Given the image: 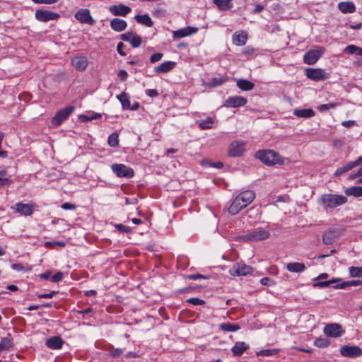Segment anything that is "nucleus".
<instances>
[{"mask_svg":"<svg viewBox=\"0 0 362 362\" xmlns=\"http://www.w3.org/2000/svg\"><path fill=\"white\" fill-rule=\"evenodd\" d=\"M255 194L252 190H245L240 193L228 208V212L237 214L240 210L248 206L255 199Z\"/></svg>","mask_w":362,"mask_h":362,"instance_id":"nucleus-1","label":"nucleus"},{"mask_svg":"<svg viewBox=\"0 0 362 362\" xmlns=\"http://www.w3.org/2000/svg\"><path fill=\"white\" fill-rule=\"evenodd\" d=\"M346 202V196L335 194H324L320 199V204L326 209L337 208Z\"/></svg>","mask_w":362,"mask_h":362,"instance_id":"nucleus-2","label":"nucleus"},{"mask_svg":"<svg viewBox=\"0 0 362 362\" xmlns=\"http://www.w3.org/2000/svg\"><path fill=\"white\" fill-rule=\"evenodd\" d=\"M255 156L257 158L267 165L283 164L284 162V158L273 150H260L256 153Z\"/></svg>","mask_w":362,"mask_h":362,"instance_id":"nucleus-3","label":"nucleus"},{"mask_svg":"<svg viewBox=\"0 0 362 362\" xmlns=\"http://www.w3.org/2000/svg\"><path fill=\"white\" fill-rule=\"evenodd\" d=\"M270 232L264 228H257L249 231L246 235L239 236L237 239L244 241H261L268 239Z\"/></svg>","mask_w":362,"mask_h":362,"instance_id":"nucleus-4","label":"nucleus"},{"mask_svg":"<svg viewBox=\"0 0 362 362\" xmlns=\"http://www.w3.org/2000/svg\"><path fill=\"white\" fill-rule=\"evenodd\" d=\"M324 53V48L317 47L307 52L303 56V61L306 64L313 65L322 57Z\"/></svg>","mask_w":362,"mask_h":362,"instance_id":"nucleus-5","label":"nucleus"},{"mask_svg":"<svg viewBox=\"0 0 362 362\" xmlns=\"http://www.w3.org/2000/svg\"><path fill=\"white\" fill-rule=\"evenodd\" d=\"M111 168L117 177L130 178L134 176L133 169L124 164H112Z\"/></svg>","mask_w":362,"mask_h":362,"instance_id":"nucleus-6","label":"nucleus"},{"mask_svg":"<svg viewBox=\"0 0 362 362\" xmlns=\"http://www.w3.org/2000/svg\"><path fill=\"white\" fill-rule=\"evenodd\" d=\"M252 272V268L243 262H238L232 267L229 273L232 276H246Z\"/></svg>","mask_w":362,"mask_h":362,"instance_id":"nucleus-7","label":"nucleus"},{"mask_svg":"<svg viewBox=\"0 0 362 362\" xmlns=\"http://www.w3.org/2000/svg\"><path fill=\"white\" fill-rule=\"evenodd\" d=\"M74 107L73 106H68L58 111L54 117L52 119V122L54 125L59 126L64 120H66L69 116L74 111Z\"/></svg>","mask_w":362,"mask_h":362,"instance_id":"nucleus-8","label":"nucleus"},{"mask_svg":"<svg viewBox=\"0 0 362 362\" xmlns=\"http://www.w3.org/2000/svg\"><path fill=\"white\" fill-rule=\"evenodd\" d=\"M340 354L345 357L356 358L362 355V349L357 346L344 345L340 348Z\"/></svg>","mask_w":362,"mask_h":362,"instance_id":"nucleus-9","label":"nucleus"},{"mask_svg":"<svg viewBox=\"0 0 362 362\" xmlns=\"http://www.w3.org/2000/svg\"><path fill=\"white\" fill-rule=\"evenodd\" d=\"M306 76L312 80L319 81L328 78V74L321 69L308 68L305 70Z\"/></svg>","mask_w":362,"mask_h":362,"instance_id":"nucleus-10","label":"nucleus"},{"mask_svg":"<svg viewBox=\"0 0 362 362\" xmlns=\"http://www.w3.org/2000/svg\"><path fill=\"white\" fill-rule=\"evenodd\" d=\"M245 143L242 141H233L228 147V155L232 157L240 156L245 151Z\"/></svg>","mask_w":362,"mask_h":362,"instance_id":"nucleus-11","label":"nucleus"},{"mask_svg":"<svg viewBox=\"0 0 362 362\" xmlns=\"http://www.w3.org/2000/svg\"><path fill=\"white\" fill-rule=\"evenodd\" d=\"M35 16L36 19L41 22H47L49 21L55 20L59 17L58 13L48 10H37Z\"/></svg>","mask_w":362,"mask_h":362,"instance_id":"nucleus-12","label":"nucleus"},{"mask_svg":"<svg viewBox=\"0 0 362 362\" xmlns=\"http://www.w3.org/2000/svg\"><path fill=\"white\" fill-rule=\"evenodd\" d=\"M324 332L327 337H338L342 334L343 331L339 325L332 323L328 324L325 327Z\"/></svg>","mask_w":362,"mask_h":362,"instance_id":"nucleus-13","label":"nucleus"},{"mask_svg":"<svg viewBox=\"0 0 362 362\" xmlns=\"http://www.w3.org/2000/svg\"><path fill=\"white\" fill-rule=\"evenodd\" d=\"M117 98L120 101L124 109L136 110L139 107V105L137 102H134L132 105H131L129 96L126 93H122L119 95H117Z\"/></svg>","mask_w":362,"mask_h":362,"instance_id":"nucleus-14","label":"nucleus"},{"mask_svg":"<svg viewBox=\"0 0 362 362\" xmlns=\"http://www.w3.org/2000/svg\"><path fill=\"white\" fill-rule=\"evenodd\" d=\"M75 18L83 23H87L88 25H93L94 23V21L90 16L89 10L86 8L78 10L75 14Z\"/></svg>","mask_w":362,"mask_h":362,"instance_id":"nucleus-15","label":"nucleus"},{"mask_svg":"<svg viewBox=\"0 0 362 362\" xmlns=\"http://www.w3.org/2000/svg\"><path fill=\"white\" fill-rule=\"evenodd\" d=\"M247 103V99L242 96L229 97L226 100L224 105L228 107H238L245 105Z\"/></svg>","mask_w":362,"mask_h":362,"instance_id":"nucleus-16","label":"nucleus"},{"mask_svg":"<svg viewBox=\"0 0 362 362\" xmlns=\"http://www.w3.org/2000/svg\"><path fill=\"white\" fill-rule=\"evenodd\" d=\"M198 31L196 27L187 26L186 28L173 31V37L174 39L182 38L192 34H195Z\"/></svg>","mask_w":362,"mask_h":362,"instance_id":"nucleus-17","label":"nucleus"},{"mask_svg":"<svg viewBox=\"0 0 362 362\" xmlns=\"http://www.w3.org/2000/svg\"><path fill=\"white\" fill-rule=\"evenodd\" d=\"M109 11L115 16H125L131 11V8L124 4L113 5L109 8Z\"/></svg>","mask_w":362,"mask_h":362,"instance_id":"nucleus-18","label":"nucleus"},{"mask_svg":"<svg viewBox=\"0 0 362 362\" xmlns=\"http://www.w3.org/2000/svg\"><path fill=\"white\" fill-rule=\"evenodd\" d=\"M71 64L78 71H83L88 66V59L84 56H76L71 59Z\"/></svg>","mask_w":362,"mask_h":362,"instance_id":"nucleus-19","label":"nucleus"},{"mask_svg":"<svg viewBox=\"0 0 362 362\" xmlns=\"http://www.w3.org/2000/svg\"><path fill=\"white\" fill-rule=\"evenodd\" d=\"M14 209L23 216H30L33 212V205L29 204L17 203Z\"/></svg>","mask_w":362,"mask_h":362,"instance_id":"nucleus-20","label":"nucleus"},{"mask_svg":"<svg viewBox=\"0 0 362 362\" xmlns=\"http://www.w3.org/2000/svg\"><path fill=\"white\" fill-rule=\"evenodd\" d=\"M249 349V345L244 341H237L232 347L231 351L234 356H241Z\"/></svg>","mask_w":362,"mask_h":362,"instance_id":"nucleus-21","label":"nucleus"},{"mask_svg":"<svg viewBox=\"0 0 362 362\" xmlns=\"http://www.w3.org/2000/svg\"><path fill=\"white\" fill-rule=\"evenodd\" d=\"M175 65V62H171V61H167L162 64H160L159 66H156L154 69V71L156 74H164L172 70Z\"/></svg>","mask_w":362,"mask_h":362,"instance_id":"nucleus-22","label":"nucleus"},{"mask_svg":"<svg viewBox=\"0 0 362 362\" xmlns=\"http://www.w3.org/2000/svg\"><path fill=\"white\" fill-rule=\"evenodd\" d=\"M127 22L120 18H114L110 21L111 28L117 32H121L127 28Z\"/></svg>","mask_w":362,"mask_h":362,"instance_id":"nucleus-23","label":"nucleus"},{"mask_svg":"<svg viewBox=\"0 0 362 362\" xmlns=\"http://www.w3.org/2000/svg\"><path fill=\"white\" fill-rule=\"evenodd\" d=\"M63 343L64 341L61 337H53L47 340L46 345L52 349H58L62 346Z\"/></svg>","mask_w":362,"mask_h":362,"instance_id":"nucleus-24","label":"nucleus"},{"mask_svg":"<svg viewBox=\"0 0 362 362\" xmlns=\"http://www.w3.org/2000/svg\"><path fill=\"white\" fill-rule=\"evenodd\" d=\"M286 269L290 272L300 273L305 270L306 267L303 263L290 262L286 264Z\"/></svg>","mask_w":362,"mask_h":362,"instance_id":"nucleus-25","label":"nucleus"},{"mask_svg":"<svg viewBox=\"0 0 362 362\" xmlns=\"http://www.w3.org/2000/svg\"><path fill=\"white\" fill-rule=\"evenodd\" d=\"M338 8L344 13H353L356 10L355 5L351 1L340 2Z\"/></svg>","mask_w":362,"mask_h":362,"instance_id":"nucleus-26","label":"nucleus"},{"mask_svg":"<svg viewBox=\"0 0 362 362\" xmlns=\"http://www.w3.org/2000/svg\"><path fill=\"white\" fill-rule=\"evenodd\" d=\"M247 40V35L244 32L235 33L233 36V43L238 46L244 45Z\"/></svg>","mask_w":362,"mask_h":362,"instance_id":"nucleus-27","label":"nucleus"},{"mask_svg":"<svg viewBox=\"0 0 362 362\" xmlns=\"http://www.w3.org/2000/svg\"><path fill=\"white\" fill-rule=\"evenodd\" d=\"M293 115L298 117L310 118L315 115L313 110L309 109H296L293 111Z\"/></svg>","mask_w":362,"mask_h":362,"instance_id":"nucleus-28","label":"nucleus"},{"mask_svg":"<svg viewBox=\"0 0 362 362\" xmlns=\"http://www.w3.org/2000/svg\"><path fill=\"white\" fill-rule=\"evenodd\" d=\"M227 81L226 78L221 76V77H214L208 81L204 82V86L208 88H214L216 86H218L223 83H225Z\"/></svg>","mask_w":362,"mask_h":362,"instance_id":"nucleus-29","label":"nucleus"},{"mask_svg":"<svg viewBox=\"0 0 362 362\" xmlns=\"http://www.w3.org/2000/svg\"><path fill=\"white\" fill-rule=\"evenodd\" d=\"M344 192L347 196L362 197V186H354L346 188Z\"/></svg>","mask_w":362,"mask_h":362,"instance_id":"nucleus-30","label":"nucleus"},{"mask_svg":"<svg viewBox=\"0 0 362 362\" xmlns=\"http://www.w3.org/2000/svg\"><path fill=\"white\" fill-rule=\"evenodd\" d=\"M135 20L137 23L145 25L147 27H151L153 25V21L148 15H136Z\"/></svg>","mask_w":362,"mask_h":362,"instance_id":"nucleus-31","label":"nucleus"},{"mask_svg":"<svg viewBox=\"0 0 362 362\" xmlns=\"http://www.w3.org/2000/svg\"><path fill=\"white\" fill-rule=\"evenodd\" d=\"M237 86L243 90L247 91L253 89L255 85L253 83L247 80L240 79L237 81Z\"/></svg>","mask_w":362,"mask_h":362,"instance_id":"nucleus-32","label":"nucleus"},{"mask_svg":"<svg viewBox=\"0 0 362 362\" xmlns=\"http://www.w3.org/2000/svg\"><path fill=\"white\" fill-rule=\"evenodd\" d=\"M335 238V232L334 230H329L323 235L322 241L325 245L332 244Z\"/></svg>","mask_w":362,"mask_h":362,"instance_id":"nucleus-33","label":"nucleus"},{"mask_svg":"<svg viewBox=\"0 0 362 362\" xmlns=\"http://www.w3.org/2000/svg\"><path fill=\"white\" fill-rule=\"evenodd\" d=\"M233 0H214V3L221 10H227L231 8L230 2Z\"/></svg>","mask_w":362,"mask_h":362,"instance_id":"nucleus-34","label":"nucleus"},{"mask_svg":"<svg viewBox=\"0 0 362 362\" xmlns=\"http://www.w3.org/2000/svg\"><path fill=\"white\" fill-rule=\"evenodd\" d=\"M13 346L12 339L10 337H4L0 341V351L7 350Z\"/></svg>","mask_w":362,"mask_h":362,"instance_id":"nucleus-35","label":"nucleus"},{"mask_svg":"<svg viewBox=\"0 0 362 362\" xmlns=\"http://www.w3.org/2000/svg\"><path fill=\"white\" fill-rule=\"evenodd\" d=\"M220 328L226 332H236L240 329V327L235 324L231 323H222L220 325Z\"/></svg>","mask_w":362,"mask_h":362,"instance_id":"nucleus-36","label":"nucleus"},{"mask_svg":"<svg viewBox=\"0 0 362 362\" xmlns=\"http://www.w3.org/2000/svg\"><path fill=\"white\" fill-rule=\"evenodd\" d=\"M214 123L213 118L209 117L205 119L199 120L198 122L199 126L202 129H207L211 128V125Z\"/></svg>","mask_w":362,"mask_h":362,"instance_id":"nucleus-37","label":"nucleus"},{"mask_svg":"<svg viewBox=\"0 0 362 362\" xmlns=\"http://www.w3.org/2000/svg\"><path fill=\"white\" fill-rule=\"evenodd\" d=\"M349 269L351 277H362V267H351Z\"/></svg>","mask_w":362,"mask_h":362,"instance_id":"nucleus-38","label":"nucleus"},{"mask_svg":"<svg viewBox=\"0 0 362 362\" xmlns=\"http://www.w3.org/2000/svg\"><path fill=\"white\" fill-rule=\"evenodd\" d=\"M330 342L327 339L319 338L314 341V345L318 348H325L329 345Z\"/></svg>","mask_w":362,"mask_h":362,"instance_id":"nucleus-39","label":"nucleus"},{"mask_svg":"<svg viewBox=\"0 0 362 362\" xmlns=\"http://www.w3.org/2000/svg\"><path fill=\"white\" fill-rule=\"evenodd\" d=\"M108 144L112 147H115L119 144L118 134L117 133L111 134L107 140Z\"/></svg>","mask_w":362,"mask_h":362,"instance_id":"nucleus-40","label":"nucleus"},{"mask_svg":"<svg viewBox=\"0 0 362 362\" xmlns=\"http://www.w3.org/2000/svg\"><path fill=\"white\" fill-rule=\"evenodd\" d=\"M279 352L278 349H264L258 351L257 353V356H272Z\"/></svg>","mask_w":362,"mask_h":362,"instance_id":"nucleus-41","label":"nucleus"},{"mask_svg":"<svg viewBox=\"0 0 362 362\" xmlns=\"http://www.w3.org/2000/svg\"><path fill=\"white\" fill-rule=\"evenodd\" d=\"M338 280H339L338 279H333L326 281H320V282L314 284L313 286L314 287H320V288L328 287L330 285H332V284L337 282Z\"/></svg>","mask_w":362,"mask_h":362,"instance_id":"nucleus-42","label":"nucleus"},{"mask_svg":"<svg viewBox=\"0 0 362 362\" xmlns=\"http://www.w3.org/2000/svg\"><path fill=\"white\" fill-rule=\"evenodd\" d=\"M339 104L338 103H330L328 104L320 105L317 107V109L320 112H325L328 110L330 108H334L338 106Z\"/></svg>","mask_w":362,"mask_h":362,"instance_id":"nucleus-43","label":"nucleus"},{"mask_svg":"<svg viewBox=\"0 0 362 362\" xmlns=\"http://www.w3.org/2000/svg\"><path fill=\"white\" fill-rule=\"evenodd\" d=\"M130 44L132 45V46L133 47H139L141 45V37H139V35H135L134 33V35H133V36L132 37Z\"/></svg>","mask_w":362,"mask_h":362,"instance_id":"nucleus-44","label":"nucleus"},{"mask_svg":"<svg viewBox=\"0 0 362 362\" xmlns=\"http://www.w3.org/2000/svg\"><path fill=\"white\" fill-rule=\"evenodd\" d=\"M100 114L95 113L93 114L91 116H87V115H81L80 118L82 122H87L92 119H96L100 117Z\"/></svg>","mask_w":362,"mask_h":362,"instance_id":"nucleus-45","label":"nucleus"},{"mask_svg":"<svg viewBox=\"0 0 362 362\" xmlns=\"http://www.w3.org/2000/svg\"><path fill=\"white\" fill-rule=\"evenodd\" d=\"M45 245L46 247H54L55 246H59V247H63L65 246L66 244L64 242L54 241V242H46Z\"/></svg>","mask_w":362,"mask_h":362,"instance_id":"nucleus-46","label":"nucleus"},{"mask_svg":"<svg viewBox=\"0 0 362 362\" xmlns=\"http://www.w3.org/2000/svg\"><path fill=\"white\" fill-rule=\"evenodd\" d=\"M115 228L120 232L129 233L131 232V229L129 227L124 226L123 224L119 223L115 225Z\"/></svg>","mask_w":362,"mask_h":362,"instance_id":"nucleus-47","label":"nucleus"},{"mask_svg":"<svg viewBox=\"0 0 362 362\" xmlns=\"http://www.w3.org/2000/svg\"><path fill=\"white\" fill-rule=\"evenodd\" d=\"M357 50H358V47L351 45L347 46L344 49V52H346L347 54H354L356 53V51H357Z\"/></svg>","mask_w":362,"mask_h":362,"instance_id":"nucleus-48","label":"nucleus"},{"mask_svg":"<svg viewBox=\"0 0 362 362\" xmlns=\"http://www.w3.org/2000/svg\"><path fill=\"white\" fill-rule=\"evenodd\" d=\"M63 279V273L61 272H57L52 276L51 281L54 283H58Z\"/></svg>","mask_w":362,"mask_h":362,"instance_id":"nucleus-49","label":"nucleus"},{"mask_svg":"<svg viewBox=\"0 0 362 362\" xmlns=\"http://www.w3.org/2000/svg\"><path fill=\"white\" fill-rule=\"evenodd\" d=\"M187 301L195 305L204 304V300L198 298H192L188 299Z\"/></svg>","mask_w":362,"mask_h":362,"instance_id":"nucleus-50","label":"nucleus"},{"mask_svg":"<svg viewBox=\"0 0 362 362\" xmlns=\"http://www.w3.org/2000/svg\"><path fill=\"white\" fill-rule=\"evenodd\" d=\"M187 278L189 279H191V280H198V279H209L208 276H204V275H202V274H189V275L187 276Z\"/></svg>","mask_w":362,"mask_h":362,"instance_id":"nucleus-51","label":"nucleus"},{"mask_svg":"<svg viewBox=\"0 0 362 362\" xmlns=\"http://www.w3.org/2000/svg\"><path fill=\"white\" fill-rule=\"evenodd\" d=\"M134 33L132 32H127L121 35V39L125 42H131Z\"/></svg>","mask_w":362,"mask_h":362,"instance_id":"nucleus-52","label":"nucleus"},{"mask_svg":"<svg viewBox=\"0 0 362 362\" xmlns=\"http://www.w3.org/2000/svg\"><path fill=\"white\" fill-rule=\"evenodd\" d=\"M163 57V54L161 53H156L151 55L150 58V61L151 63H156L160 61Z\"/></svg>","mask_w":362,"mask_h":362,"instance_id":"nucleus-53","label":"nucleus"},{"mask_svg":"<svg viewBox=\"0 0 362 362\" xmlns=\"http://www.w3.org/2000/svg\"><path fill=\"white\" fill-rule=\"evenodd\" d=\"M62 208L64 210H73V209H75L76 208V205H74L73 204L66 202L62 205Z\"/></svg>","mask_w":362,"mask_h":362,"instance_id":"nucleus-54","label":"nucleus"},{"mask_svg":"<svg viewBox=\"0 0 362 362\" xmlns=\"http://www.w3.org/2000/svg\"><path fill=\"white\" fill-rule=\"evenodd\" d=\"M123 353V349L120 348L112 349L110 354L112 356L116 357L120 356Z\"/></svg>","mask_w":362,"mask_h":362,"instance_id":"nucleus-55","label":"nucleus"},{"mask_svg":"<svg viewBox=\"0 0 362 362\" xmlns=\"http://www.w3.org/2000/svg\"><path fill=\"white\" fill-rule=\"evenodd\" d=\"M146 93L147 95L153 98L158 95V92L156 89H147L146 90Z\"/></svg>","mask_w":362,"mask_h":362,"instance_id":"nucleus-56","label":"nucleus"},{"mask_svg":"<svg viewBox=\"0 0 362 362\" xmlns=\"http://www.w3.org/2000/svg\"><path fill=\"white\" fill-rule=\"evenodd\" d=\"M57 293L56 291H52L49 293L39 294L38 298H52Z\"/></svg>","mask_w":362,"mask_h":362,"instance_id":"nucleus-57","label":"nucleus"},{"mask_svg":"<svg viewBox=\"0 0 362 362\" xmlns=\"http://www.w3.org/2000/svg\"><path fill=\"white\" fill-rule=\"evenodd\" d=\"M348 170H346V168L345 167V165L341 167V168H339L337 169V170L335 171V173L334 175L336 176H340L342 174L346 173Z\"/></svg>","mask_w":362,"mask_h":362,"instance_id":"nucleus-58","label":"nucleus"},{"mask_svg":"<svg viewBox=\"0 0 362 362\" xmlns=\"http://www.w3.org/2000/svg\"><path fill=\"white\" fill-rule=\"evenodd\" d=\"M32 1L36 4H50L56 3L58 0H32Z\"/></svg>","mask_w":362,"mask_h":362,"instance_id":"nucleus-59","label":"nucleus"},{"mask_svg":"<svg viewBox=\"0 0 362 362\" xmlns=\"http://www.w3.org/2000/svg\"><path fill=\"white\" fill-rule=\"evenodd\" d=\"M350 285H349V281H344L340 284H337L336 286H334V288H341V289H344V288H346V287H349Z\"/></svg>","mask_w":362,"mask_h":362,"instance_id":"nucleus-60","label":"nucleus"},{"mask_svg":"<svg viewBox=\"0 0 362 362\" xmlns=\"http://www.w3.org/2000/svg\"><path fill=\"white\" fill-rule=\"evenodd\" d=\"M128 76V74L125 70H120L118 74V77L122 81H124Z\"/></svg>","mask_w":362,"mask_h":362,"instance_id":"nucleus-61","label":"nucleus"},{"mask_svg":"<svg viewBox=\"0 0 362 362\" xmlns=\"http://www.w3.org/2000/svg\"><path fill=\"white\" fill-rule=\"evenodd\" d=\"M11 180L7 177H0V186H4L11 184Z\"/></svg>","mask_w":362,"mask_h":362,"instance_id":"nucleus-62","label":"nucleus"},{"mask_svg":"<svg viewBox=\"0 0 362 362\" xmlns=\"http://www.w3.org/2000/svg\"><path fill=\"white\" fill-rule=\"evenodd\" d=\"M124 46V45L122 42H119L117 46V50L118 53L122 56L126 55V54L122 51Z\"/></svg>","mask_w":362,"mask_h":362,"instance_id":"nucleus-63","label":"nucleus"},{"mask_svg":"<svg viewBox=\"0 0 362 362\" xmlns=\"http://www.w3.org/2000/svg\"><path fill=\"white\" fill-rule=\"evenodd\" d=\"M356 122L354 120H348L344 121L341 124L345 127H351L355 124Z\"/></svg>","mask_w":362,"mask_h":362,"instance_id":"nucleus-64","label":"nucleus"}]
</instances>
